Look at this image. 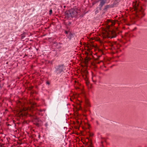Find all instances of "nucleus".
<instances>
[{"label":"nucleus","mask_w":147,"mask_h":147,"mask_svg":"<svg viewBox=\"0 0 147 147\" xmlns=\"http://www.w3.org/2000/svg\"><path fill=\"white\" fill-rule=\"evenodd\" d=\"M78 14V11L74 9H71L69 11H67L65 13V16L67 18L76 17Z\"/></svg>","instance_id":"1"},{"label":"nucleus","mask_w":147,"mask_h":147,"mask_svg":"<svg viewBox=\"0 0 147 147\" xmlns=\"http://www.w3.org/2000/svg\"><path fill=\"white\" fill-rule=\"evenodd\" d=\"M55 71L57 74H59L65 69V67L63 65H59L55 67Z\"/></svg>","instance_id":"2"},{"label":"nucleus","mask_w":147,"mask_h":147,"mask_svg":"<svg viewBox=\"0 0 147 147\" xmlns=\"http://www.w3.org/2000/svg\"><path fill=\"white\" fill-rule=\"evenodd\" d=\"M107 0H98L96 2L99 3V6L100 10H101L102 8L103 5L106 3H107Z\"/></svg>","instance_id":"3"},{"label":"nucleus","mask_w":147,"mask_h":147,"mask_svg":"<svg viewBox=\"0 0 147 147\" xmlns=\"http://www.w3.org/2000/svg\"><path fill=\"white\" fill-rule=\"evenodd\" d=\"M120 1L119 0H115L113 3V4H111V5H106L107 7L108 8H112L114 7V5H116L117 3H119Z\"/></svg>","instance_id":"4"},{"label":"nucleus","mask_w":147,"mask_h":147,"mask_svg":"<svg viewBox=\"0 0 147 147\" xmlns=\"http://www.w3.org/2000/svg\"><path fill=\"white\" fill-rule=\"evenodd\" d=\"M73 37V34L71 33H70L69 35L68 36V38H69L70 40Z\"/></svg>","instance_id":"5"},{"label":"nucleus","mask_w":147,"mask_h":147,"mask_svg":"<svg viewBox=\"0 0 147 147\" xmlns=\"http://www.w3.org/2000/svg\"><path fill=\"white\" fill-rule=\"evenodd\" d=\"M108 9V8H107V7L106 5L104 7L103 11L104 12H105L107 11Z\"/></svg>","instance_id":"6"},{"label":"nucleus","mask_w":147,"mask_h":147,"mask_svg":"<svg viewBox=\"0 0 147 147\" xmlns=\"http://www.w3.org/2000/svg\"><path fill=\"white\" fill-rule=\"evenodd\" d=\"M52 11L51 9L49 11V14H51V13H52Z\"/></svg>","instance_id":"7"},{"label":"nucleus","mask_w":147,"mask_h":147,"mask_svg":"<svg viewBox=\"0 0 147 147\" xmlns=\"http://www.w3.org/2000/svg\"><path fill=\"white\" fill-rule=\"evenodd\" d=\"M45 126H46V127H47V126L48 125V123H46V124H45Z\"/></svg>","instance_id":"8"},{"label":"nucleus","mask_w":147,"mask_h":147,"mask_svg":"<svg viewBox=\"0 0 147 147\" xmlns=\"http://www.w3.org/2000/svg\"><path fill=\"white\" fill-rule=\"evenodd\" d=\"M46 83H47V84H49V83L48 82H46Z\"/></svg>","instance_id":"9"},{"label":"nucleus","mask_w":147,"mask_h":147,"mask_svg":"<svg viewBox=\"0 0 147 147\" xmlns=\"http://www.w3.org/2000/svg\"><path fill=\"white\" fill-rule=\"evenodd\" d=\"M96 12H97V13H98V11H97V10L96 11H95V13H96Z\"/></svg>","instance_id":"10"},{"label":"nucleus","mask_w":147,"mask_h":147,"mask_svg":"<svg viewBox=\"0 0 147 147\" xmlns=\"http://www.w3.org/2000/svg\"><path fill=\"white\" fill-rule=\"evenodd\" d=\"M65 33H66V34H67V33H68V32H67L66 31V32H65Z\"/></svg>","instance_id":"11"},{"label":"nucleus","mask_w":147,"mask_h":147,"mask_svg":"<svg viewBox=\"0 0 147 147\" xmlns=\"http://www.w3.org/2000/svg\"><path fill=\"white\" fill-rule=\"evenodd\" d=\"M0 146H2V145L0 143Z\"/></svg>","instance_id":"12"}]
</instances>
